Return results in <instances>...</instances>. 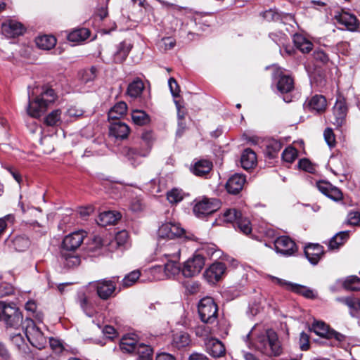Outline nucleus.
Masks as SVG:
<instances>
[{
	"instance_id": "obj_1",
	"label": "nucleus",
	"mask_w": 360,
	"mask_h": 360,
	"mask_svg": "<svg viewBox=\"0 0 360 360\" xmlns=\"http://www.w3.org/2000/svg\"><path fill=\"white\" fill-rule=\"evenodd\" d=\"M56 100L53 89L48 86L41 87L39 94L33 99L29 94V103L27 107V114L34 118L40 117L47 110L48 106Z\"/></svg>"
},
{
	"instance_id": "obj_2",
	"label": "nucleus",
	"mask_w": 360,
	"mask_h": 360,
	"mask_svg": "<svg viewBox=\"0 0 360 360\" xmlns=\"http://www.w3.org/2000/svg\"><path fill=\"white\" fill-rule=\"evenodd\" d=\"M257 349L268 356H278L282 353V347L276 333L267 330L266 333L257 338L255 343Z\"/></svg>"
},
{
	"instance_id": "obj_3",
	"label": "nucleus",
	"mask_w": 360,
	"mask_h": 360,
	"mask_svg": "<svg viewBox=\"0 0 360 360\" xmlns=\"http://www.w3.org/2000/svg\"><path fill=\"white\" fill-rule=\"evenodd\" d=\"M22 318L15 304L0 302V321H4L7 328L18 329L22 324Z\"/></svg>"
},
{
	"instance_id": "obj_4",
	"label": "nucleus",
	"mask_w": 360,
	"mask_h": 360,
	"mask_svg": "<svg viewBox=\"0 0 360 360\" xmlns=\"http://www.w3.org/2000/svg\"><path fill=\"white\" fill-rule=\"evenodd\" d=\"M22 324L30 343L39 349L44 348L46 344V338L34 321L31 319H26L24 322H22Z\"/></svg>"
},
{
	"instance_id": "obj_5",
	"label": "nucleus",
	"mask_w": 360,
	"mask_h": 360,
	"mask_svg": "<svg viewBox=\"0 0 360 360\" xmlns=\"http://www.w3.org/2000/svg\"><path fill=\"white\" fill-rule=\"evenodd\" d=\"M117 278H104L90 282L89 286L96 290L97 295L103 300H106L115 295Z\"/></svg>"
},
{
	"instance_id": "obj_6",
	"label": "nucleus",
	"mask_w": 360,
	"mask_h": 360,
	"mask_svg": "<svg viewBox=\"0 0 360 360\" xmlns=\"http://www.w3.org/2000/svg\"><path fill=\"white\" fill-rule=\"evenodd\" d=\"M198 313L203 323H214L217 318V306L214 300L210 297L200 300L198 304Z\"/></svg>"
},
{
	"instance_id": "obj_7",
	"label": "nucleus",
	"mask_w": 360,
	"mask_h": 360,
	"mask_svg": "<svg viewBox=\"0 0 360 360\" xmlns=\"http://www.w3.org/2000/svg\"><path fill=\"white\" fill-rule=\"evenodd\" d=\"M205 257L200 254H194L184 264L181 273L184 277L191 278L199 274L205 266Z\"/></svg>"
},
{
	"instance_id": "obj_8",
	"label": "nucleus",
	"mask_w": 360,
	"mask_h": 360,
	"mask_svg": "<svg viewBox=\"0 0 360 360\" xmlns=\"http://www.w3.org/2000/svg\"><path fill=\"white\" fill-rule=\"evenodd\" d=\"M220 202L217 199L204 198L197 202L193 207V212L198 217H202L217 211Z\"/></svg>"
},
{
	"instance_id": "obj_9",
	"label": "nucleus",
	"mask_w": 360,
	"mask_h": 360,
	"mask_svg": "<svg viewBox=\"0 0 360 360\" xmlns=\"http://www.w3.org/2000/svg\"><path fill=\"white\" fill-rule=\"evenodd\" d=\"M226 271V264L221 262H216L205 270L204 276L210 283L214 284L224 278Z\"/></svg>"
},
{
	"instance_id": "obj_10",
	"label": "nucleus",
	"mask_w": 360,
	"mask_h": 360,
	"mask_svg": "<svg viewBox=\"0 0 360 360\" xmlns=\"http://www.w3.org/2000/svg\"><path fill=\"white\" fill-rule=\"evenodd\" d=\"M183 234L184 229L181 228L179 224L172 222L162 224L158 231L159 238H167L169 241Z\"/></svg>"
},
{
	"instance_id": "obj_11",
	"label": "nucleus",
	"mask_w": 360,
	"mask_h": 360,
	"mask_svg": "<svg viewBox=\"0 0 360 360\" xmlns=\"http://www.w3.org/2000/svg\"><path fill=\"white\" fill-rule=\"evenodd\" d=\"M150 148L148 147L145 149L140 148L124 147L122 149V155L126 157L131 164L136 166L141 163V159L148 155Z\"/></svg>"
},
{
	"instance_id": "obj_12",
	"label": "nucleus",
	"mask_w": 360,
	"mask_h": 360,
	"mask_svg": "<svg viewBox=\"0 0 360 360\" xmlns=\"http://www.w3.org/2000/svg\"><path fill=\"white\" fill-rule=\"evenodd\" d=\"M86 233L83 231L73 232L65 237L63 240V248L64 251H74L82 243Z\"/></svg>"
},
{
	"instance_id": "obj_13",
	"label": "nucleus",
	"mask_w": 360,
	"mask_h": 360,
	"mask_svg": "<svg viewBox=\"0 0 360 360\" xmlns=\"http://www.w3.org/2000/svg\"><path fill=\"white\" fill-rule=\"evenodd\" d=\"M205 347L206 352L213 358H220L224 356L226 354V349L224 344L217 338H205Z\"/></svg>"
},
{
	"instance_id": "obj_14",
	"label": "nucleus",
	"mask_w": 360,
	"mask_h": 360,
	"mask_svg": "<svg viewBox=\"0 0 360 360\" xmlns=\"http://www.w3.org/2000/svg\"><path fill=\"white\" fill-rule=\"evenodd\" d=\"M274 245L277 252L286 256L292 255L297 250L295 242L285 236L276 238Z\"/></svg>"
},
{
	"instance_id": "obj_15",
	"label": "nucleus",
	"mask_w": 360,
	"mask_h": 360,
	"mask_svg": "<svg viewBox=\"0 0 360 360\" xmlns=\"http://www.w3.org/2000/svg\"><path fill=\"white\" fill-rule=\"evenodd\" d=\"M133 45L127 41H123L118 44L116 46V49L112 54V58H110L108 63H122L127 58L129 52L131 51Z\"/></svg>"
},
{
	"instance_id": "obj_16",
	"label": "nucleus",
	"mask_w": 360,
	"mask_h": 360,
	"mask_svg": "<svg viewBox=\"0 0 360 360\" xmlns=\"http://www.w3.org/2000/svg\"><path fill=\"white\" fill-rule=\"evenodd\" d=\"M5 244L14 251L24 252L30 248L31 243L26 236L20 235L15 237H8L5 240Z\"/></svg>"
},
{
	"instance_id": "obj_17",
	"label": "nucleus",
	"mask_w": 360,
	"mask_h": 360,
	"mask_svg": "<svg viewBox=\"0 0 360 360\" xmlns=\"http://www.w3.org/2000/svg\"><path fill=\"white\" fill-rule=\"evenodd\" d=\"M3 33L8 37H15L21 35L25 29L22 23L15 20H7L1 25Z\"/></svg>"
},
{
	"instance_id": "obj_18",
	"label": "nucleus",
	"mask_w": 360,
	"mask_h": 360,
	"mask_svg": "<svg viewBox=\"0 0 360 360\" xmlns=\"http://www.w3.org/2000/svg\"><path fill=\"white\" fill-rule=\"evenodd\" d=\"M304 255L309 262L316 265L324 255L323 247L318 243H311L305 246Z\"/></svg>"
},
{
	"instance_id": "obj_19",
	"label": "nucleus",
	"mask_w": 360,
	"mask_h": 360,
	"mask_svg": "<svg viewBox=\"0 0 360 360\" xmlns=\"http://www.w3.org/2000/svg\"><path fill=\"white\" fill-rule=\"evenodd\" d=\"M109 134L115 137L117 139H125L128 137L129 134L130 132L129 127L121 122V121H115V122H109Z\"/></svg>"
},
{
	"instance_id": "obj_20",
	"label": "nucleus",
	"mask_w": 360,
	"mask_h": 360,
	"mask_svg": "<svg viewBox=\"0 0 360 360\" xmlns=\"http://www.w3.org/2000/svg\"><path fill=\"white\" fill-rule=\"evenodd\" d=\"M316 186L320 192L335 201L340 200L342 198L341 191L329 182L321 181L317 182Z\"/></svg>"
},
{
	"instance_id": "obj_21",
	"label": "nucleus",
	"mask_w": 360,
	"mask_h": 360,
	"mask_svg": "<svg viewBox=\"0 0 360 360\" xmlns=\"http://www.w3.org/2000/svg\"><path fill=\"white\" fill-rule=\"evenodd\" d=\"M245 182L246 178L244 175L235 174L228 179L226 188L229 193L236 195L242 191Z\"/></svg>"
},
{
	"instance_id": "obj_22",
	"label": "nucleus",
	"mask_w": 360,
	"mask_h": 360,
	"mask_svg": "<svg viewBox=\"0 0 360 360\" xmlns=\"http://www.w3.org/2000/svg\"><path fill=\"white\" fill-rule=\"evenodd\" d=\"M161 252L167 260H179L181 255L179 244L172 241H167L161 247Z\"/></svg>"
},
{
	"instance_id": "obj_23",
	"label": "nucleus",
	"mask_w": 360,
	"mask_h": 360,
	"mask_svg": "<svg viewBox=\"0 0 360 360\" xmlns=\"http://www.w3.org/2000/svg\"><path fill=\"white\" fill-rule=\"evenodd\" d=\"M304 105L305 108H308L310 111L321 113L326 110L327 102L324 96L315 95L306 101Z\"/></svg>"
},
{
	"instance_id": "obj_24",
	"label": "nucleus",
	"mask_w": 360,
	"mask_h": 360,
	"mask_svg": "<svg viewBox=\"0 0 360 360\" xmlns=\"http://www.w3.org/2000/svg\"><path fill=\"white\" fill-rule=\"evenodd\" d=\"M335 19L349 31H355L359 28V23L356 17L348 12H342L335 15Z\"/></svg>"
},
{
	"instance_id": "obj_25",
	"label": "nucleus",
	"mask_w": 360,
	"mask_h": 360,
	"mask_svg": "<svg viewBox=\"0 0 360 360\" xmlns=\"http://www.w3.org/2000/svg\"><path fill=\"white\" fill-rule=\"evenodd\" d=\"M347 111L345 102L342 100L337 101L333 107V120H331V122L338 127L341 126L345 121Z\"/></svg>"
},
{
	"instance_id": "obj_26",
	"label": "nucleus",
	"mask_w": 360,
	"mask_h": 360,
	"mask_svg": "<svg viewBox=\"0 0 360 360\" xmlns=\"http://www.w3.org/2000/svg\"><path fill=\"white\" fill-rule=\"evenodd\" d=\"M138 336L136 334H127L124 335L120 342V349L125 353H131L135 351L138 346Z\"/></svg>"
},
{
	"instance_id": "obj_27",
	"label": "nucleus",
	"mask_w": 360,
	"mask_h": 360,
	"mask_svg": "<svg viewBox=\"0 0 360 360\" xmlns=\"http://www.w3.org/2000/svg\"><path fill=\"white\" fill-rule=\"evenodd\" d=\"M127 111L126 103L120 101L116 103L108 112V117L109 122L120 121Z\"/></svg>"
},
{
	"instance_id": "obj_28",
	"label": "nucleus",
	"mask_w": 360,
	"mask_h": 360,
	"mask_svg": "<svg viewBox=\"0 0 360 360\" xmlns=\"http://www.w3.org/2000/svg\"><path fill=\"white\" fill-rule=\"evenodd\" d=\"M212 168V162L207 160L196 161L191 167V172L198 176H205Z\"/></svg>"
},
{
	"instance_id": "obj_29",
	"label": "nucleus",
	"mask_w": 360,
	"mask_h": 360,
	"mask_svg": "<svg viewBox=\"0 0 360 360\" xmlns=\"http://www.w3.org/2000/svg\"><path fill=\"white\" fill-rule=\"evenodd\" d=\"M293 42L297 49L303 53H307L313 49L311 41L300 34H294Z\"/></svg>"
},
{
	"instance_id": "obj_30",
	"label": "nucleus",
	"mask_w": 360,
	"mask_h": 360,
	"mask_svg": "<svg viewBox=\"0 0 360 360\" xmlns=\"http://www.w3.org/2000/svg\"><path fill=\"white\" fill-rule=\"evenodd\" d=\"M120 214L114 211H105L98 216V224L102 226L115 224L120 219Z\"/></svg>"
},
{
	"instance_id": "obj_31",
	"label": "nucleus",
	"mask_w": 360,
	"mask_h": 360,
	"mask_svg": "<svg viewBox=\"0 0 360 360\" xmlns=\"http://www.w3.org/2000/svg\"><path fill=\"white\" fill-rule=\"evenodd\" d=\"M240 163L245 169H249L256 165V153L251 149H245L241 155Z\"/></svg>"
},
{
	"instance_id": "obj_32",
	"label": "nucleus",
	"mask_w": 360,
	"mask_h": 360,
	"mask_svg": "<svg viewBox=\"0 0 360 360\" xmlns=\"http://www.w3.org/2000/svg\"><path fill=\"white\" fill-rule=\"evenodd\" d=\"M349 237V232L348 231L338 233L328 242V248L330 250L339 249L347 240Z\"/></svg>"
},
{
	"instance_id": "obj_33",
	"label": "nucleus",
	"mask_w": 360,
	"mask_h": 360,
	"mask_svg": "<svg viewBox=\"0 0 360 360\" xmlns=\"http://www.w3.org/2000/svg\"><path fill=\"white\" fill-rule=\"evenodd\" d=\"M144 89V84L143 81L137 78L131 82L127 88V93L131 98L139 97Z\"/></svg>"
},
{
	"instance_id": "obj_34",
	"label": "nucleus",
	"mask_w": 360,
	"mask_h": 360,
	"mask_svg": "<svg viewBox=\"0 0 360 360\" xmlns=\"http://www.w3.org/2000/svg\"><path fill=\"white\" fill-rule=\"evenodd\" d=\"M37 46L44 50H50L54 47L56 44V39L51 35L39 36L36 38Z\"/></svg>"
},
{
	"instance_id": "obj_35",
	"label": "nucleus",
	"mask_w": 360,
	"mask_h": 360,
	"mask_svg": "<svg viewBox=\"0 0 360 360\" xmlns=\"http://www.w3.org/2000/svg\"><path fill=\"white\" fill-rule=\"evenodd\" d=\"M278 90L281 93H288L294 88V81L292 78L287 75H281L277 84Z\"/></svg>"
},
{
	"instance_id": "obj_36",
	"label": "nucleus",
	"mask_w": 360,
	"mask_h": 360,
	"mask_svg": "<svg viewBox=\"0 0 360 360\" xmlns=\"http://www.w3.org/2000/svg\"><path fill=\"white\" fill-rule=\"evenodd\" d=\"M131 119L135 124L139 126L146 125L150 122V116L141 110H132Z\"/></svg>"
},
{
	"instance_id": "obj_37",
	"label": "nucleus",
	"mask_w": 360,
	"mask_h": 360,
	"mask_svg": "<svg viewBox=\"0 0 360 360\" xmlns=\"http://www.w3.org/2000/svg\"><path fill=\"white\" fill-rule=\"evenodd\" d=\"M179 260H167V262L164 266V273L165 274V278H172L178 275L181 269L178 264Z\"/></svg>"
},
{
	"instance_id": "obj_38",
	"label": "nucleus",
	"mask_w": 360,
	"mask_h": 360,
	"mask_svg": "<svg viewBox=\"0 0 360 360\" xmlns=\"http://www.w3.org/2000/svg\"><path fill=\"white\" fill-rule=\"evenodd\" d=\"M338 300L348 307L350 310V314L353 316H355L360 309V301L358 298L346 297L338 298Z\"/></svg>"
},
{
	"instance_id": "obj_39",
	"label": "nucleus",
	"mask_w": 360,
	"mask_h": 360,
	"mask_svg": "<svg viewBox=\"0 0 360 360\" xmlns=\"http://www.w3.org/2000/svg\"><path fill=\"white\" fill-rule=\"evenodd\" d=\"M90 34V31L86 28L77 29L69 33L68 39L70 41L80 42L86 39Z\"/></svg>"
},
{
	"instance_id": "obj_40",
	"label": "nucleus",
	"mask_w": 360,
	"mask_h": 360,
	"mask_svg": "<svg viewBox=\"0 0 360 360\" xmlns=\"http://www.w3.org/2000/svg\"><path fill=\"white\" fill-rule=\"evenodd\" d=\"M63 264L68 268H74L79 265L81 262L80 257L73 253H68L63 250L62 252Z\"/></svg>"
},
{
	"instance_id": "obj_41",
	"label": "nucleus",
	"mask_w": 360,
	"mask_h": 360,
	"mask_svg": "<svg viewBox=\"0 0 360 360\" xmlns=\"http://www.w3.org/2000/svg\"><path fill=\"white\" fill-rule=\"evenodd\" d=\"M266 148L267 155L269 158H273L276 157V155L281 149L282 144L280 141L276 139H271L266 142Z\"/></svg>"
},
{
	"instance_id": "obj_42",
	"label": "nucleus",
	"mask_w": 360,
	"mask_h": 360,
	"mask_svg": "<svg viewBox=\"0 0 360 360\" xmlns=\"http://www.w3.org/2000/svg\"><path fill=\"white\" fill-rule=\"evenodd\" d=\"M191 342L190 336L186 333H179L173 338V345L177 348H182L188 346Z\"/></svg>"
},
{
	"instance_id": "obj_43",
	"label": "nucleus",
	"mask_w": 360,
	"mask_h": 360,
	"mask_svg": "<svg viewBox=\"0 0 360 360\" xmlns=\"http://www.w3.org/2000/svg\"><path fill=\"white\" fill-rule=\"evenodd\" d=\"M138 354L137 360H151L153 355V349L152 348L144 344L139 345L137 349H136Z\"/></svg>"
},
{
	"instance_id": "obj_44",
	"label": "nucleus",
	"mask_w": 360,
	"mask_h": 360,
	"mask_svg": "<svg viewBox=\"0 0 360 360\" xmlns=\"http://www.w3.org/2000/svg\"><path fill=\"white\" fill-rule=\"evenodd\" d=\"M61 110L59 109L51 112L44 119V123L47 126H57L60 123Z\"/></svg>"
},
{
	"instance_id": "obj_45",
	"label": "nucleus",
	"mask_w": 360,
	"mask_h": 360,
	"mask_svg": "<svg viewBox=\"0 0 360 360\" xmlns=\"http://www.w3.org/2000/svg\"><path fill=\"white\" fill-rule=\"evenodd\" d=\"M313 331L321 337L328 338L330 331L328 326L322 321H316L312 324Z\"/></svg>"
},
{
	"instance_id": "obj_46",
	"label": "nucleus",
	"mask_w": 360,
	"mask_h": 360,
	"mask_svg": "<svg viewBox=\"0 0 360 360\" xmlns=\"http://www.w3.org/2000/svg\"><path fill=\"white\" fill-rule=\"evenodd\" d=\"M289 290L300 294L307 298H313L314 297L313 291L303 285L292 283Z\"/></svg>"
},
{
	"instance_id": "obj_47",
	"label": "nucleus",
	"mask_w": 360,
	"mask_h": 360,
	"mask_svg": "<svg viewBox=\"0 0 360 360\" xmlns=\"http://www.w3.org/2000/svg\"><path fill=\"white\" fill-rule=\"evenodd\" d=\"M344 287L350 290H360V278L356 276H349L344 282Z\"/></svg>"
},
{
	"instance_id": "obj_48",
	"label": "nucleus",
	"mask_w": 360,
	"mask_h": 360,
	"mask_svg": "<svg viewBox=\"0 0 360 360\" xmlns=\"http://www.w3.org/2000/svg\"><path fill=\"white\" fill-rule=\"evenodd\" d=\"M184 194L181 190L173 188L167 193V198L171 204H176L184 199Z\"/></svg>"
},
{
	"instance_id": "obj_49",
	"label": "nucleus",
	"mask_w": 360,
	"mask_h": 360,
	"mask_svg": "<svg viewBox=\"0 0 360 360\" xmlns=\"http://www.w3.org/2000/svg\"><path fill=\"white\" fill-rule=\"evenodd\" d=\"M242 214L236 209H228L223 214V220L226 222H237Z\"/></svg>"
},
{
	"instance_id": "obj_50",
	"label": "nucleus",
	"mask_w": 360,
	"mask_h": 360,
	"mask_svg": "<svg viewBox=\"0 0 360 360\" xmlns=\"http://www.w3.org/2000/svg\"><path fill=\"white\" fill-rule=\"evenodd\" d=\"M97 76V69L91 67L89 69L84 70L80 75L81 79L84 83L94 81Z\"/></svg>"
},
{
	"instance_id": "obj_51",
	"label": "nucleus",
	"mask_w": 360,
	"mask_h": 360,
	"mask_svg": "<svg viewBox=\"0 0 360 360\" xmlns=\"http://www.w3.org/2000/svg\"><path fill=\"white\" fill-rule=\"evenodd\" d=\"M238 228L241 232L245 234H249L252 231V226L250 220L247 217H239L237 222L236 223Z\"/></svg>"
},
{
	"instance_id": "obj_52",
	"label": "nucleus",
	"mask_w": 360,
	"mask_h": 360,
	"mask_svg": "<svg viewBox=\"0 0 360 360\" xmlns=\"http://www.w3.org/2000/svg\"><path fill=\"white\" fill-rule=\"evenodd\" d=\"M206 323L202 322V324H198L194 328V332L197 336L205 338L212 333V328Z\"/></svg>"
},
{
	"instance_id": "obj_53",
	"label": "nucleus",
	"mask_w": 360,
	"mask_h": 360,
	"mask_svg": "<svg viewBox=\"0 0 360 360\" xmlns=\"http://www.w3.org/2000/svg\"><path fill=\"white\" fill-rule=\"evenodd\" d=\"M297 151L293 147L286 148L282 153L283 160L288 163H292L297 158Z\"/></svg>"
},
{
	"instance_id": "obj_54",
	"label": "nucleus",
	"mask_w": 360,
	"mask_h": 360,
	"mask_svg": "<svg viewBox=\"0 0 360 360\" xmlns=\"http://www.w3.org/2000/svg\"><path fill=\"white\" fill-rule=\"evenodd\" d=\"M128 240V233L125 230H122L117 233L115 236L114 241L111 243V245H116L118 247L124 245Z\"/></svg>"
},
{
	"instance_id": "obj_55",
	"label": "nucleus",
	"mask_w": 360,
	"mask_h": 360,
	"mask_svg": "<svg viewBox=\"0 0 360 360\" xmlns=\"http://www.w3.org/2000/svg\"><path fill=\"white\" fill-rule=\"evenodd\" d=\"M140 276L139 271H133L127 275L122 280V285L124 287H129L132 285L138 280Z\"/></svg>"
},
{
	"instance_id": "obj_56",
	"label": "nucleus",
	"mask_w": 360,
	"mask_h": 360,
	"mask_svg": "<svg viewBox=\"0 0 360 360\" xmlns=\"http://www.w3.org/2000/svg\"><path fill=\"white\" fill-rule=\"evenodd\" d=\"M149 273L152 276L153 281H161L165 278V274L164 269L160 266H153L150 269Z\"/></svg>"
},
{
	"instance_id": "obj_57",
	"label": "nucleus",
	"mask_w": 360,
	"mask_h": 360,
	"mask_svg": "<svg viewBox=\"0 0 360 360\" xmlns=\"http://www.w3.org/2000/svg\"><path fill=\"white\" fill-rule=\"evenodd\" d=\"M49 344L51 349L56 354H61L65 350V347L60 340L51 338L49 340Z\"/></svg>"
},
{
	"instance_id": "obj_58",
	"label": "nucleus",
	"mask_w": 360,
	"mask_h": 360,
	"mask_svg": "<svg viewBox=\"0 0 360 360\" xmlns=\"http://www.w3.org/2000/svg\"><path fill=\"white\" fill-rule=\"evenodd\" d=\"M346 223L352 226H360V212H350L347 215Z\"/></svg>"
},
{
	"instance_id": "obj_59",
	"label": "nucleus",
	"mask_w": 360,
	"mask_h": 360,
	"mask_svg": "<svg viewBox=\"0 0 360 360\" xmlns=\"http://www.w3.org/2000/svg\"><path fill=\"white\" fill-rule=\"evenodd\" d=\"M79 303L84 312L89 316H92V311H90V305L87 297L84 295H82L79 298Z\"/></svg>"
},
{
	"instance_id": "obj_60",
	"label": "nucleus",
	"mask_w": 360,
	"mask_h": 360,
	"mask_svg": "<svg viewBox=\"0 0 360 360\" xmlns=\"http://www.w3.org/2000/svg\"><path fill=\"white\" fill-rule=\"evenodd\" d=\"M266 277L269 278V279H271V281L274 283H276V284L278 285L279 286H281L286 290H290V288H291L292 284V283H291V282L275 277L274 276L267 275Z\"/></svg>"
},
{
	"instance_id": "obj_61",
	"label": "nucleus",
	"mask_w": 360,
	"mask_h": 360,
	"mask_svg": "<svg viewBox=\"0 0 360 360\" xmlns=\"http://www.w3.org/2000/svg\"><path fill=\"white\" fill-rule=\"evenodd\" d=\"M324 139L327 144L330 147H333L335 143V134L330 128H327L325 129L323 133Z\"/></svg>"
},
{
	"instance_id": "obj_62",
	"label": "nucleus",
	"mask_w": 360,
	"mask_h": 360,
	"mask_svg": "<svg viewBox=\"0 0 360 360\" xmlns=\"http://www.w3.org/2000/svg\"><path fill=\"white\" fill-rule=\"evenodd\" d=\"M262 15L263 18L269 22L278 21L280 20L281 17L278 13L272 9L266 11L265 12L263 13Z\"/></svg>"
},
{
	"instance_id": "obj_63",
	"label": "nucleus",
	"mask_w": 360,
	"mask_h": 360,
	"mask_svg": "<svg viewBox=\"0 0 360 360\" xmlns=\"http://www.w3.org/2000/svg\"><path fill=\"white\" fill-rule=\"evenodd\" d=\"M183 285L190 294H195L199 290V283L196 281L184 282Z\"/></svg>"
},
{
	"instance_id": "obj_64",
	"label": "nucleus",
	"mask_w": 360,
	"mask_h": 360,
	"mask_svg": "<svg viewBox=\"0 0 360 360\" xmlns=\"http://www.w3.org/2000/svg\"><path fill=\"white\" fill-rule=\"evenodd\" d=\"M169 87L170 89V91L172 93V95L174 97H177L179 96L180 92V88L178 85L176 81L173 78L171 77L168 81Z\"/></svg>"
}]
</instances>
